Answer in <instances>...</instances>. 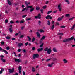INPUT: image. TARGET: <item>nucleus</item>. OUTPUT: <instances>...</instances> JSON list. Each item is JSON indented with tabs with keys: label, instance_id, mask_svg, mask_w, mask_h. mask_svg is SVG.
Listing matches in <instances>:
<instances>
[{
	"label": "nucleus",
	"instance_id": "nucleus-32",
	"mask_svg": "<svg viewBox=\"0 0 75 75\" xmlns=\"http://www.w3.org/2000/svg\"><path fill=\"white\" fill-rule=\"evenodd\" d=\"M61 28H65V26H60Z\"/></svg>",
	"mask_w": 75,
	"mask_h": 75
},
{
	"label": "nucleus",
	"instance_id": "nucleus-57",
	"mask_svg": "<svg viewBox=\"0 0 75 75\" xmlns=\"http://www.w3.org/2000/svg\"><path fill=\"white\" fill-rule=\"evenodd\" d=\"M28 42H27L25 43V46H27V45H28Z\"/></svg>",
	"mask_w": 75,
	"mask_h": 75
},
{
	"label": "nucleus",
	"instance_id": "nucleus-27",
	"mask_svg": "<svg viewBox=\"0 0 75 75\" xmlns=\"http://www.w3.org/2000/svg\"><path fill=\"white\" fill-rule=\"evenodd\" d=\"M50 24H51V23H50V20H48L47 21V25H50Z\"/></svg>",
	"mask_w": 75,
	"mask_h": 75
},
{
	"label": "nucleus",
	"instance_id": "nucleus-14",
	"mask_svg": "<svg viewBox=\"0 0 75 75\" xmlns=\"http://www.w3.org/2000/svg\"><path fill=\"white\" fill-rule=\"evenodd\" d=\"M58 9L59 11H61V5H58Z\"/></svg>",
	"mask_w": 75,
	"mask_h": 75
},
{
	"label": "nucleus",
	"instance_id": "nucleus-42",
	"mask_svg": "<svg viewBox=\"0 0 75 75\" xmlns=\"http://www.w3.org/2000/svg\"><path fill=\"white\" fill-rule=\"evenodd\" d=\"M75 27V25H74L71 28V30H73L74 28Z\"/></svg>",
	"mask_w": 75,
	"mask_h": 75
},
{
	"label": "nucleus",
	"instance_id": "nucleus-13",
	"mask_svg": "<svg viewBox=\"0 0 75 75\" xmlns=\"http://www.w3.org/2000/svg\"><path fill=\"white\" fill-rule=\"evenodd\" d=\"M65 16L66 17H68V18H69L70 17V14H66Z\"/></svg>",
	"mask_w": 75,
	"mask_h": 75
},
{
	"label": "nucleus",
	"instance_id": "nucleus-53",
	"mask_svg": "<svg viewBox=\"0 0 75 75\" xmlns=\"http://www.w3.org/2000/svg\"><path fill=\"white\" fill-rule=\"evenodd\" d=\"M24 37V36L23 35H21L20 36V38H23V37Z\"/></svg>",
	"mask_w": 75,
	"mask_h": 75
},
{
	"label": "nucleus",
	"instance_id": "nucleus-16",
	"mask_svg": "<svg viewBox=\"0 0 75 75\" xmlns=\"http://www.w3.org/2000/svg\"><path fill=\"white\" fill-rule=\"evenodd\" d=\"M45 36H43L40 39V40L42 41L43 40H44V39H45Z\"/></svg>",
	"mask_w": 75,
	"mask_h": 75
},
{
	"label": "nucleus",
	"instance_id": "nucleus-56",
	"mask_svg": "<svg viewBox=\"0 0 75 75\" xmlns=\"http://www.w3.org/2000/svg\"><path fill=\"white\" fill-rule=\"evenodd\" d=\"M17 51L18 52H20V51H21V49H18V51Z\"/></svg>",
	"mask_w": 75,
	"mask_h": 75
},
{
	"label": "nucleus",
	"instance_id": "nucleus-20",
	"mask_svg": "<svg viewBox=\"0 0 75 75\" xmlns=\"http://www.w3.org/2000/svg\"><path fill=\"white\" fill-rule=\"evenodd\" d=\"M53 51L54 52H57V51H58L55 48H53Z\"/></svg>",
	"mask_w": 75,
	"mask_h": 75
},
{
	"label": "nucleus",
	"instance_id": "nucleus-52",
	"mask_svg": "<svg viewBox=\"0 0 75 75\" xmlns=\"http://www.w3.org/2000/svg\"><path fill=\"white\" fill-rule=\"evenodd\" d=\"M1 44L2 45H4V42H1Z\"/></svg>",
	"mask_w": 75,
	"mask_h": 75
},
{
	"label": "nucleus",
	"instance_id": "nucleus-24",
	"mask_svg": "<svg viewBox=\"0 0 75 75\" xmlns=\"http://www.w3.org/2000/svg\"><path fill=\"white\" fill-rule=\"evenodd\" d=\"M50 17V15H47L46 17V19H49V18Z\"/></svg>",
	"mask_w": 75,
	"mask_h": 75
},
{
	"label": "nucleus",
	"instance_id": "nucleus-50",
	"mask_svg": "<svg viewBox=\"0 0 75 75\" xmlns=\"http://www.w3.org/2000/svg\"><path fill=\"white\" fill-rule=\"evenodd\" d=\"M41 13H42V14H43V9H42L40 10V11Z\"/></svg>",
	"mask_w": 75,
	"mask_h": 75
},
{
	"label": "nucleus",
	"instance_id": "nucleus-8",
	"mask_svg": "<svg viewBox=\"0 0 75 75\" xmlns=\"http://www.w3.org/2000/svg\"><path fill=\"white\" fill-rule=\"evenodd\" d=\"M24 22H25V20H24V19H23L20 20L19 23L20 24H23V23H24Z\"/></svg>",
	"mask_w": 75,
	"mask_h": 75
},
{
	"label": "nucleus",
	"instance_id": "nucleus-39",
	"mask_svg": "<svg viewBox=\"0 0 75 75\" xmlns=\"http://www.w3.org/2000/svg\"><path fill=\"white\" fill-rule=\"evenodd\" d=\"M35 47H33L32 48V50H33V51L35 50Z\"/></svg>",
	"mask_w": 75,
	"mask_h": 75
},
{
	"label": "nucleus",
	"instance_id": "nucleus-12",
	"mask_svg": "<svg viewBox=\"0 0 75 75\" xmlns=\"http://www.w3.org/2000/svg\"><path fill=\"white\" fill-rule=\"evenodd\" d=\"M36 34L37 35L38 37H39V38H40V33H39V32H36Z\"/></svg>",
	"mask_w": 75,
	"mask_h": 75
},
{
	"label": "nucleus",
	"instance_id": "nucleus-21",
	"mask_svg": "<svg viewBox=\"0 0 75 75\" xmlns=\"http://www.w3.org/2000/svg\"><path fill=\"white\" fill-rule=\"evenodd\" d=\"M2 50L3 51H4V52H5L6 54H8V52L6 51V50H5L2 49Z\"/></svg>",
	"mask_w": 75,
	"mask_h": 75
},
{
	"label": "nucleus",
	"instance_id": "nucleus-54",
	"mask_svg": "<svg viewBox=\"0 0 75 75\" xmlns=\"http://www.w3.org/2000/svg\"><path fill=\"white\" fill-rule=\"evenodd\" d=\"M5 22L6 23H8V20L7 19H6Z\"/></svg>",
	"mask_w": 75,
	"mask_h": 75
},
{
	"label": "nucleus",
	"instance_id": "nucleus-2",
	"mask_svg": "<svg viewBox=\"0 0 75 75\" xmlns=\"http://www.w3.org/2000/svg\"><path fill=\"white\" fill-rule=\"evenodd\" d=\"M27 8H31L30 9V12H32V11H33V10H34V8H33V6H28L27 7Z\"/></svg>",
	"mask_w": 75,
	"mask_h": 75
},
{
	"label": "nucleus",
	"instance_id": "nucleus-44",
	"mask_svg": "<svg viewBox=\"0 0 75 75\" xmlns=\"http://www.w3.org/2000/svg\"><path fill=\"white\" fill-rule=\"evenodd\" d=\"M27 15H25L22 16V17L23 18H25V17H27Z\"/></svg>",
	"mask_w": 75,
	"mask_h": 75
},
{
	"label": "nucleus",
	"instance_id": "nucleus-7",
	"mask_svg": "<svg viewBox=\"0 0 75 75\" xmlns=\"http://www.w3.org/2000/svg\"><path fill=\"white\" fill-rule=\"evenodd\" d=\"M15 61L16 62H18V63H20V62H21V61H20V59H15Z\"/></svg>",
	"mask_w": 75,
	"mask_h": 75
},
{
	"label": "nucleus",
	"instance_id": "nucleus-31",
	"mask_svg": "<svg viewBox=\"0 0 75 75\" xmlns=\"http://www.w3.org/2000/svg\"><path fill=\"white\" fill-rule=\"evenodd\" d=\"M51 13H52V11H49L47 13V14H50Z\"/></svg>",
	"mask_w": 75,
	"mask_h": 75
},
{
	"label": "nucleus",
	"instance_id": "nucleus-55",
	"mask_svg": "<svg viewBox=\"0 0 75 75\" xmlns=\"http://www.w3.org/2000/svg\"><path fill=\"white\" fill-rule=\"evenodd\" d=\"M6 49L8 50H10V47H9L8 46H7L6 47Z\"/></svg>",
	"mask_w": 75,
	"mask_h": 75
},
{
	"label": "nucleus",
	"instance_id": "nucleus-49",
	"mask_svg": "<svg viewBox=\"0 0 75 75\" xmlns=\"http://www.w3.org/2000/svg\"><path fill=\"white\" fill-rule=\"evenodd\" d=\"M51 58L48 59L46 60V62H48V61L51 60Z\"/></svg>",
	"mask_w": 75,
	"mask_h": 75
},
{
	"label": "nucleus",
	"instance_id": "nucleus-4",
	"mask_svg": "<svg viewBox=\"0 0 75 75\" xmlns=\"http://www.w3.org/2000/svg\"><path fill=\"white\" fill-rule=\"evenodd\" d=\"M39 57V55L37 54H34L33 56V59H35V58Z\"/></svg>",
	"mask_w": 75,
	"mask_h": 75
},
{
	"label": "nucleus",
	"instance_id": "nucleus-47",
	"mask_svg": "<svg viewBox=\"0 0 75 75\" xmlns=\"http://www.w3.org/2000/svg\"><path fill=\"white\" fill-rule=\"evenodd\" d=\"M10 24H14V22L12 20H11L10 21Z\"/></svg>",
	"mask_w": 75,
	"mask_h": 75
},
{
	"label": "nucleus",
	"instance_id": "nucleus-64",
	"mask_svg": "<svg viewBox=\"0 0 75 75\" xmlns=\"http://www.w3.org/2000/svg\"><path fill=\"white\" fill-rule=\"evenodd\" d=\"M23 75H25V72H24V71H23Z\"/></svg>",
	"mask_w": 75,
	"mask_h": 75
},
{
	"label": "nucleus",
	"instance_id": "nucleus-10",
	"mask_svg": "<svg viewBox=\"0 0 75 75\" xmlns=\"http://www.w3.org/2000/svg\"><path fill=\"white\" fill-rule=\"evenodd\" d=\"M54 63L52 62V64H48V66L49 67H50V68H51V67H52V65H53V64H54Z\"/></svg>",
	"mask_w": 75,
	"mask_h": 75
},
{
	"label": "nucleus",
	"instance_id": "nucleus-15",
	"mask_svg": "<svg viewBox=\"0 0 75 75\" xmlns=\"http://www.w3.org/2000/svg\"><path fill=\"white\" fill-rule=\"evenodd\" d=\"M23 45V43H18V46L19 47H21V46H22Z\"/></svg>",
	"mask_w": 75,
	"mask_h": 75
},
{
	"label": "nucleus",
	"instance_id": "nucleus-25",
	"mask_svg": "<svg viewBox=\"0 0 75 75\" xmlns=\"http://www.w3.org/2000/svg\"><path fill=\"white\" fill-rule=\"evenodd\" d=\"M27 37L29 39L28 40V41H30L31 40V38H30V37L29 36H27Z\"/></svg>",
	"mask_w": 75,
	"mask_h": 75
},
{
	"label": "nucleus",
	"instance_id": "nucleus-26",
	"mask_svg": "<svg viewBox=\"0 0 75 75\" xmlns=\"http://www.w3.org/2000/svg\"><path fill=\"white\" fill-rule=\"evenodd\" d=\"M1 61H2V62H6V60L4 59H1Z\"/></svg>",
	"mask_w": 75,
	"mask_h": 75
},
{
	"label": "nucleus",
	"instance_id": "nucleus-3",
	"mask_svg": "<svg viewBox=\"0 0 75 75\" xmlns=\"http://www.w3.org/2000/svg\"><path fill=\"white\" fill-rule=\"evenodd\" d=\"M41 14L39 13L38 16H35V19H37L38 18L39 19H41Z\"/></svg>",
	"mask_w": 75,
	"mask_h": 75
},
{
	"label": "nucleus",
	"instance_id": "nucleus-40",
	"mask_svg": "<svg viewBox=\"0 0 75 75\" xmlns=\"http://www.w3.org/2000/svg\"><path fill=\"white\" fill-rule=\"evenodd\" d=\"M25 3L26 6H28V3H27V1H25Z\"/></svg>",
	"mask_w": 75,
	"mask_h": 75
},
{
	"label": "nucleus",
	"instance_id": "nucleus-63",
	"mask_svg": "<svg viewBox=\"0 0 75 75\" xmlns=\"http://www.w3.org/2000/svg\"><path fill=\"white\" fill-rule=\"evenodd\" d=\"M57 12V11L56 10V11H54L53 12V13H56Z\"/></svg>",
	"mask_w": 75,
	"mask_h": 75
},
{
	"label": "nucleus",
	"instance_id": "nucleus-6",
	"mask_svg": "<svg viewBox=\"0 0 75 75\" xmlns=\"http://www.w3.org/2000/svg\"><path fill=\"white\" fill-rule=\"evenodd\" d=\"M51 48H49L47 51V52L48 54H50L51 53Z\"/></svg>",
	"mask_w": 75,
	"mask_h": 75
},
{
	"label": "nucleus",
	"instance_id": "nucleus-33",
	"mask_svg": "<svg viewBox=\"0 0 75 75\" xmlns=\"http://www.w3.org/2000/svg\"><path fill=\"white\" fill-rule=\"evenodd\" d=\"M44 45V43H42L40 45V48H42V47H43V45Z\"/></svg>",
	"mask_w": 75,
	"mask_h": 75
},
{
	"label": "nucleus",
	"instance_id": "nucleus-45",
	"mask_svg": "<svg viewBox=\"0 0 75 75\" xmlns=\"http://www.w3.org/2000/svg\"><path fill=\"white\" fill-rule=\"evenodd\" d=\"M57 59L56 58H53V61H57Z\"/></svg>",
	"mask_w": 75,
	"mask_h": 75
},
{
	"label": "nucleus",
	"instance_id": "nucleus-60",
	"mask_svg": "<svg viewBox=\"0 0 75 75\" xmlns=\"http://www.w3.org/2000/svg\"><path fill=\"white\" fill-rule=\"evenodd\" d=\"M23 51L24 52H26V50H25V49H24L23 50Z\"/></svg>",
	"mask_w": 75,
	"mask_h": 75
},
{
	"label": "nucleus",
	"instance_id": "nucleus-43",
	"mask_svg": "<svg viewBox=\"0 0 75 75\" xmlns=\"http://www.w3.org/2000/svg\"><path fill=\"white\" fill-rule=\"evenodd\" d=\"M31 18H27V19H26V20H27V21L28 20H31Z\"/></svg>",
	"mask_w": 75,
	"mask_h": 75
},
{
	"label": "nucleus",
	"instance_id": "nucleus-28",
	"mask_svg": "<svg viewBox=\"0 0 75 75\" xmlns=\"http://www.w3.org/2000/svg\"><path fill=\"white\" fill-rule=\"evenodd\" d=\"M9 30L10 31V33H12V32H13V30L11 29V28H9Z\"/></svg>",
	"mask_w": 75,
	"mask_h": 75
},
{
	"label": "nucleus",
	"instance_id": "nucleus-18",
	"mask_svg": "<svg viewBox=\"0 0 75 75\" xmlns=\"http://www.w3.org/2000/svg\"><path fill=\"white\" fill-rule=\"evenodd\" d=\"M7 1L8 2V4H9V5H11V3L9 0H7Z\"/></svg>",
	"mask_w": 75,
	"mask_h": 75
},
{
	"label": "nucleus",
	"instance_id": "nucleus-23",
	"mask_svg": "<svg viewBox=\"0 0 75 75\" xmlns=\"http://www.w3.org/2000/svg\"><path fill=\"white\" fill-rule=\"evenodd\" d=\"M48 48L47 47L44 49V51L46 52V51H48Z\"/></svg>",
	"mask_w": 75,
	"mask_h": 75
},
{
	"label": "nucleus",
	"instance_id": "nucleus-35",
	"mask_svg": "<svg viewBox=\"0 0 75 75\" xmlns=\"http://www.w3.org/2000/svg\"><path fill=\"white\" fill-rule=\"evenodd\" d=\"M43 9H45L47 8V5H45L44 6H43L42 7Z\"/></svg>",
	"mask_w": 75,
	"mask_h": 75
},
{
	"label": "nucleus",
	"instance_id": "nucleus-17",
	"mask_svg": "<svg viewBox=\"0 0 75 75\" xmlns=\"http://www.w3.org/2000/svg\"><path fill=\"white\" fill-rule=\"evenodd\" d=\"M63 62H64V64H67V63H68V60H66L65 59H63Z\"/></svg>",
	"mask_w": 75,
	"mask_h": 75
},
{
	"label": "nucleus",
	"instance_id": "nucleus-5",
	"mask_svg": "<svg viewBox=\"0 0 75 75\" xmlns=\"http://www.w3.org/2000/svg\"><path fill=\"white\" fill-rule=\"evenodd\" d=\"M8 70L9 72V73H11H11H13V72H14V68H12V69H8Z\"/></svg>",
	"mask_w": 75,
	"mask_h": 75
},
{
	"label": "nucleus",
	"instance_id": "nucleus-37",
	"mask_svg": "<svg viewBox=\"0 0 75 75\" xmlns=\"http://www.w3.org/2000/svg\"><path fill=\"white\" fill-rule=\"evenodd\" d=\"M6 38L8 40H10V37L9 36H7L6 37Z\"/></svg>",
	"mask_w": 75,
	"mask_h": 75
},
{
	"label": "nucleus",
	"instance_id": "nucleus-29",
	"mask_svg": "<svg viewBox=\"0 0 75 75\" xmlns=\"http://www.w3.org/2000/svg\"><path fill=\"white\" fill-rule=\"evenodd\" d=\"M35 38L34 37H33L32 39V42H34V41H35Z\"/></svg>",
	"mask_w": 75,
	"mask_h": 75
},
{
	"label": "nucleus",
	"instance_id": "nucleus-22",
	"mask_svg": "<svg viewBox=\"0 0 75 75\" xmlns=\"http://www.w3.org/2000/svg\"><path fill=\"white\" fill-rule=\"evenodd\" d=\"M32 71L33 72H34L35 71V69L34 67H32Z\"/></svg>",
	"mask_w": 75,
	"mask_h": 75
},
{
	"label": "nucleus",
	"instance_id": "nucleus-9",
	"mask_svg": "<svg viewBox=\"0 0 75 75\" xmlns=\"http://www.w3.org/2000/svg\"><path fill=\"white\" fill-rule=\"evenodd\" d=\"M63 17H64V16H62L61 18H58V19H57V21H59L61 20H62Z\"/></svg>",
	"mask_w": 75,
	"mask_h": 75
},
{
	"label": "nucleus",
	"instance_id": "nucleus-1",
	"mask_svg": "<svg viewBox=\"0 0 75 75\" xmlns=\"http://www.w3.org/2000/svg\"><path fill=\"white\" fill-rule=\"evenodd\" d=\"M74 39V36H72L70 38L64 39L63 40V42H67L70 41H71V40H73Z\"/></svg>",
	"mask_w": 75,
	"mask_h": 75
},
{
	"label": "nucleus",
	"instance_id": "nucleus-59",
	"mask_svg": "<svg viewBox=\"0 0 75 75\" xmlns=\"http://www.w3.org/2000/svg\"><path fill=\"white\" fill-rule=\"evenodd\" d=\"M25 7V6L24 5H22V8H24V7Z\"/></svg>",
	"mask_w": 75,
	"mask_h": 75
},
{
	"label": "nucleus",
	"instance_id": "nucleus-41",
	"mask_svg": "<svg viewBox=\"0 0 75 75\" xmlns=\"http://www.w3.org/2000/svg\"><path fill=\"white\" fill-rule=\"evenodd\" d=\"M0 57L1 58V59H3L4 58V56L3 55H1L0 56Z\"/></svg>",
	"mask_w": 75,
	"mask_h": 75
},
{
	"label": "nucleus",
	"instance_id": "nucleus-51",
	"mask_svg": "<svg viewBox=\"0 0 75 75\" xmlns=\"http://www.w3.org/2000/svg\"><path fill=\"white\" fill-rule=\"evenodd\" d=\"M26 10V8H24L22 10V12L24 11H25Z\"/></svg>",
	"mask_w": 75,
	"mask_h": 75
},
{
	"label": "nucleus",
	"instance_id": "nucleus-11",
	"mask_svg": "<svg viewBox=\"0 0 75 75\" xmlns=\"http://www.w3.org/2000/svg\"><path fill=\"white\" fill-rule=\"evenodd\" d=\"M43 50V48H38V52H40V51H41Z\"/></svg>",
	"mask_w": 75,
	"mask_h": 75
},
{
	"label": "nucleus",
	"instance_id": "nucleus-62",
	"mask_svg": "<svg viewBox=\"0 0 75 75\" xmlns=\"http://www.w3.org/2000/svg\"><path fill=\"white\" fill-rule=\"evenodd\" d=\"M5 13L6 14H8V12H7V10H6L5 11Z\"/></svg>",
	"mask_w": 75,
	"mask_h": 75
},
{
	"label": "nucleus",
	"instance_id": "nucleus-36",
	"mask_svg": "<svg viewBox=\"0 0 75 75\" xmlns=\"http://www.w3.org/2000/svg\"><path fill=\"white\" fill-rule=\"evenodd\" d=\"M54 24H53V25L52 26V27L51 28L52 30H53V29L54 28Z\"/></svg>",
	"mask_w": 75,
	"mask_h": 75
},
{
	"label": "nucleus",
	"instance_id": "nucleus-19",
	"mask_svg": "<svg viewBox=\"0 0 75 75\" xmlns=\"http://www.w3.org/2000/svg\"><path fill=\"white\" fill-rule=\"evenodd\" d=\"M38 31H40V33H44V31L42 29L38 30Z\"/></svg>",
	"mask_w": 75,
	"mask_h": 75
},
{
	"label": "nucleus",
	"instance_id": "nucleus-30",
	"mask_svg": "<svg viewBox=\"0 0 75 75\" xmlns=\"http://www.w3.org/2000/svg\"><path fill=\"white\" fill-rule=\"evenodd\" d=\"M21 68H22V67L21 66H20L19 67H18V69L19 70H21Z\"/></svg>",
	"mask_w": 75,
	"mask_h": 75
},
{
	"label": "nucleus",
	"instance_id": "nucleus-46",
	"mask_svg": "<svg viewBox=\"0 0 75 75\" xmlns=\"http://www.w3.org/2000/svg\"><path fill=\"white\" fill-rule=\"evenodd\" d=\"M75 18V17H73L72 18H70L69 19V20H72L73 19V18Z\"/></svg>",
	"mask_w": 75,
	"mask_h": 75
},
{
	"label": "nucleus",
	"instance_id": "nucleus-38",
	"mask_svg": "<svg viewBox=\"0 0 75 75\" xmlns=\"http://www.w3.org/2000/svg\"><path fill=\"white\" fill-rule=\"evenodd\" d=\"M40 9V8H39L38 7H36V10H39Z\"/></svg>",
	"mask_w": 75,
	"mask_h": 75
},
{
	"label": "nucleus",
	"instance_id": "nucleus-61",
	"mask_svg": "<svg viewBox=\"0 0 75 75\" xmlns=\"http://www.w3.org/2000/svg\"><path fill=\"white\" fill-rule=\"evenodd\" d=\"M24 26H22L21 28V30H22L24 29Z\"/></svg>",
	"mask_w": 75,
	"mask_h": 75
},
{
	"label": "nucleus",
	"instance_id": "nucleus-48",
	"mask_svg": "<svg viewBox=\"0 0 75 75\" xmlns=\"http://www.w3.org/2000/svg\"><path fill=\"white\" fill-rule=\"evenodd\" d=\"M41 22L40 21H38V24L39 25H41Z\"/></svg>",
	"mask_w": 75,
	"mask_h": 75
},
{
	"label": "nucleus",
	"instance_id": "nucleus-34",
	"mask_svg": "<svg viewBox=\"0 0 75 75\" xmlns=\"http://www.w3.org/2000/svg\"><path fill=\"white\" fill-rule=\"evenodd\" d=\"M58 35H64V34H63V33H59L58 34Z\"/></svg>",
	"mask_w": 75,
	"mask_h": 75
},
{
	"label": "nucleus",
	"instance_id": "nucleus-58",
	"mask_svg": "<svg viewBox=\"0 0 75 75\" xmlns=\"http://www.w3.org/2000/svg\"><path fill=\"white\" fill-rule=\"evenodd\" d=\"M12 40H13V41H14V40H16V39L14 38H13L12 39Z\"/></svg>",
	"mask_w": 75,
	"mask_h": 75
}]
</instances>
